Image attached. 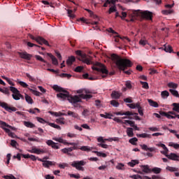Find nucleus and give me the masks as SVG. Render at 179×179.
I'll return each mask as SVG.
<instances>
[{
	"label": "nucleus",
	"instance_id": "nucleus-5",
	"mask_svg": "<svg viewBox=\"0 0 179 179\" xmlns=\"http://www.w3.org/2000/svg\"><path fill=\"white\" fill-rule=\"evenodd\" d=\"M76 54L80 57L81 59H79V60L84 62V64H87V65L92 64V57L91 56L86 55V53H83L80 50L76 51Z\"/></svg>",
	"mask_w": 179,
	"mask_h": 179
},
{
	"label": "nucleus",
	"instance_id": "nucleus-35",
	"mask_svg": "<svg viewBox=\"0 0 179 179\" xmlns=\"http://www.w3.org/2000/svg\"><path fill=\"white\" fill-rule=\"evenodd\" d=\"M25 100L28 104H33V99L31 96H29L27 94H25Z\"/></svg>",
	"mask_w": 179,
	"mask_h": 179
},
{
	"label": "nucleus",
	"instance_id": "nucleus-58",
	"mask_svg": "<svg viewBox=\"0 0 179 179\" xmlns=\"http://www.w3.org/2000/svg\"><path fill=\"white\" fill-rule=\"evenodd\" d=\"M114 12H117V8L115 6H111L109 8V11H108L109 15H111V13Z\"/></svg>",
	"mask_w": 179,
	"mask_h": 179
},
{
	"label": "nucleus",
	"instance_id": "nucleus-48",
	"mask_svg": "<svg viewBox=\"0 0 179 179\" xmlns=\"http://www.w3.org/2000/svg\"><path fill=\"white\" fill-rule=\"evenodd\" d=\"M129 143H131V145H136V142H138V138L136 137H134L132 138H130L129 140Z\"/></svg>",
	"mask_w": 179,
	"mask_h": 179
},
{
	"label": "nucleus",
	"instance_id": "nucleus-27",
	"mask_svg": "<svg viewBox=\"0 0 179 179\" xmlns=\"http://www.w3.org/2000/svg\"><path fill=\"white\" fill-rule=\"evenodd\" d=\"M136 136H137V138H148V139L152 138V135L146 134V133H143L141 134H137Z\"/></svg>",
	"mask_w": 179,
	"mask_h": 179
},
{
	"label": "nucleus",
	"instance_id": "nucleus-31",
	"mask_svg": "<svg viewBox=\"0 0 179 179\" xmlns=\"http://www.w3.org/2000/svg\"><path fill=\"white\" fill-rule=\"evenodd\" d=\"M27 111H28V113H29L30 114H37V113H40V109L34 108L27 110Z\"/></svg>",
	"mask_w": 179,
	"mask_h": 179
},
{
	"label": "nucleus",
	"instance_id": "nucleus-6",
	"mask_svg": "<svg viewBox=\"0 0 179 179\" xmlns=\"http://www.w3.org/2000/svg\"><path fill=\"white\" fill-rule=\"evenodd\" d=\"M97 66L99 67H93L92 69L94 71H96V72H101V73H104L105 75H102V78H107V76L108 75V70H107V68L106 66H104L101 63H96Z\"/></svg>",
	"mask_w": 179,
	"mask_h": 179
},
{
	"label": "nucleus",
	"instance_id": "nucleus-4",
	"mask_svg": "<svg viewBox=\"0 0 179 179\" xmlns=\"http://www.w3.org/2000/svg\"><path fill=\"white\" fill-rule=\"evenodd\" d=\"M134 16H141L143 19H146V20H152L153 17V14L152 12L145 10L142 11L141 10H133Z\"/></svg>",
	"mask_w": 179,
	"mask_h": 179
},
{
	"label": "nucleus",
	"instance_id": "nucleus-17",
	"mask_svg": "<svg viewBox=\"0 0 179 179\" xmlns=\"http://www.w3.org/2000/svg\"><path fill=\"white\" fill-rule=\"evenodd\" d=\"M22 157L24 159H31L33 162H36V160H38V157H36L35 155H31L30 154H27V155H22Z\"/></svg>",
	"mask_w": 179,
	"mask_h": 179
},
{
	"label": "nucleus",
	"instance_id": "nucleus-16",
	"mask_svg": "<svg viewBox=\"0 0 179 179\" xmlns=\"http://www.w3.org/2000/svg\"><path fill=\"white\" fill-rule=\"evenodd\" d=\"M157 146H158V148H162V149H164V151H161V153L162 155H167V153H169V148L166 147V145L163 143H159V144H157Z\"/></svg>",
	"mask_w": 179,
	"mask_h": 179
},
{
	"label": "nucleus",
	"instance_id": "nucleus-60",
	"mask_svg": "<svg viewBox=\"0 0 179 179\" xmlns=\"http://www.w3.org/2000/svg\"><path fill=\"white\" fill-rule=\"evenodd\" d=\"M133 124H130V127H131L132 128H134V129H135V131H141V129H139V127H138V126H136L135 124V122H132Z\"/></svg>",
	"mask_w": 179,
	"mask_h": 179
},
{
	"label": "nucleus",
	"instance_id": "nucleus-50",
	"mask_svg": "<svg viewBox=\"0 0 179 179\" xmlns=\"http://www.w3.org/2000/svg\"><path fill=\"white\" fill-rule=\"evenodd\" d=\"M161 96L163 99H164L165 97H169V96H170V93H169L168 91H163L161 93Z\"/></svg>",
	"mask_w": 179,
	"mask_h": 179
},
{
	"label": "nucleus",
	"instance_id": "nucleus-39",
	"mask_svg": "<svg viewBox=\"0 0 179 179\" xmlns=\"http://www.w3.org/2000/svg\"><path fill=\"white\" fill-rule=\"evenodd\" d=\"M167 86L171 89H177L178 87V84L175 83H168Z\"/></svg>",
	"mask_w": 179,
	"mask_h": 179
},
{
	"label": "nucleus",
	"instance_id": "nucleus-23",
	"mask_svg": "<svg viewBox=\"0 0 179 179\" xmlns=\"http://www.w3.org/2000/svg\"><path fill=\"white\" fill-rule=\"evenodd\" d=\"M165 156L168 157V159H170L171 160H177V159H178L179 157V156L175 153H171L169 155L166 154Z\"/></svg>",
	"mask_w": 179,
	"mask_h": 179
},
{
	"label": "nucleus",
	"instance_id": "nucleus-30",
	"mask_svg": "<svg viewBox=\"0 0 179 179\" xmlns=\"http://www.w3.org/2000/svg\"><path fill=\"white\" fill-rule=\"evenodd\" d=\"M67 115L72 117L73 118H78L79 117V115H78V113H76L75 112H72L71 110H69L67 112Z\"/></svg>",
	"mask_w": 179,
	"mask_h": 179
},
{
	"label": "nucleus",
	"instance_id": "nucleus-19",
	"mask_svg": "<svg viewBox=\"0 0 179 179\" xmlns=\"http://www.w3.org/2000/svg\"><path fill=\"white\" fill-rule=\"evenodd\" d=\"M141 168L142 169V171L145 173L146 174H149V173H152V169L149 168V165H141Z\"/></svg>",
	"mask_w": 179,
	"mask_h": 179
},
{
	"label": "nucleus",
	"instance_id": "nucleus-8",
	"mask_svg": "<svg viewBox=\"0 0 179 179\" xmlns=\"http://www.w3.org/2000/svg\"><path fill=\"white\" fill-rule=\"evenodd\" d=\"M29 37L30 38H31V40H35V41H36V43H38V44H40L41 45H43V44H44L48 47H51L47 40L41 36L34 37L33 35H30Z\"/></svg>",
	"mask_w": 179,
	"mask_h": 179
},
{
	"label": "nucleus",
	"instance_id": "nucleus-33",
	"mask_svg": "<svg viewBox=\"0 0 179 179\" xmlns=\"http://www.w3.org/2000/svg\"><path fill=\"white\" fill-rule=\"evenodd\" d=\"M111 97L112 99H120V97H121V94L118 92L114 91L111 94Z\"/></svg>",
	"mask_w": 179,
	"mask_h": 179
},
{
	"label": "nucleus",
	"instance_id": "nucleus-24",
	"mask_svg": "<svg viewBox=\"0 0 179 179\" xmlns=\"http://www.w3.org/2000/svg\"><path fill=\"white\" fill-rule=\"evenodd\" d=\"M127 135L129 136V138H132L134 137V129L132 127H127Z\"/></svg>",
	"mask_w": 179,
	"mask_h": 179
},
{
	"label": "nucleus",
	"instance_id": "nucleus-26",
	"mask_svg": "<svg viewBox=\"0 0 179 179\" xmlns=\"http://www.w3.org/2000/svg\"><path fill=\"white\" fill-rule=\"evenodd\" d=\"M130 178H134V179H152L149 176H141V175H133L130 176Z\"/></svg>",
	"mask_w": 179,
	"mask_h": 179
},
{
	"label": "nucleus",
	"instance_id": "nucleus-52",
	"mask_svg": "<svg viewBox=\"0 0 179 179\" xmlns=\"http://www.w3.org/2000/svg\"><path fill=\"white\" fill-rule=\"evenodd\" d=\"M172 106H173V111H176V113H177V110H179V103H173V104H172Z\"/></svg>",
	"mask_w": 179,
	"mask_h": 179
},
{
	"label": "nucleus",
	"instance_id": "nucleus-47",
	"mask_svg": "<svg viewBox=\"0 0 179 179\" xmlns=\"http://www.w3.org/2000/svg\"><path fill=\"white\" fill-rule=\"evenodd\" d=\"M164 51L166 52H173V48L171 45L164 46Z\"/></svg>",
	"mask_w": 179,
	"mask_h": 179
},
{
	"label": "nucleus",
	"instance_id": "nucleus-55",
	"mask_svg": "<svg viewBox=\"0 0 179 179\" xmlns=\"http://www.w3.org/2000/svg\"><path fill=\"white\" fill-rule=\"evenodd\" d=\"M83 78H84V79H88V80H94V78H93V77H89V73L83 74Z\"/></svg>",
	"mask_w": 179,
	"mask_h": 179
},
{
	"label": "nucleus",
	"instance_id": "nucleus-9",
	"mask_svg": "<svg viewBox=\"0 0 179 179\" xmlns=\"http://www.w3.org/2000/svg\"><path fill=\"white\" fill-rule=\"evenodd\" d=\"M19 85H20V86H22V87H25L27 88L28 90H29L31 92V93H32L33 94H34V96H41V93L37 90H34L30 87H29V85H27V83L23 82V81H19L18 82Z\"/></svg>",
	"mask_w": 179,
	"mask_h": 179
},
{
	"label": "nucleus",
	"instance_id": "nucleus-12",
	"mask_svg": "<svg viewBox=\"0 0 179 179\" xmlns=\"http://www.w3.org/2000/svg\"><path fill=\"white\" fill-rule=\"evenodd\" d=\"M120 39L122 40V41L127 40L128 41H131V40H129V38L128 37H121L118 34H115V36H114V41L115 43H119V44H121V43H120Z\"/></svg>",
	"mask_w": 179,
	"mask_h": 179
},
{
	"label": "nucleus",
	"instance_id": "nucleus-36",
	"mask_svg": "<svg viewBox=\"0 0 179 179\" xmlns=\"http://www.w3.org/2000/svg\"><path fill=\"white\" fill-rule=\"evenodd\" d=\"M12 97L14 100H20V97H23V95H22L20 92H18L17 94H13Z\"/></svg>",
	"mask_w": 179,
	"mask_h": 179
},
{
	"label": "nucleus",
	"instance_id": "nucleus-32",
	"mask_svg": "<svg viewBox=\"0 0 179 179\" xmlns=\"http://www.w3.org/2000/svg\"><path fill=\"white\" fill-rule=\"evenodd\" d=\"M24 127H27V128H34L36 127V124H33L31 122H24Z\"/></svg>",
	"mask_w": 179,
	"mask_h": 179
},
{
	"label": "nucleus",
	"instance_id": "nucleus-37",
	"mask_svg": "<svg viewBox=\"0 0 179 179\" xmlns=\"http://www.w3.org/2000/svg\"><path fill=\"white\" fill-rule=\"evenodd\" d=\"M57 124H60V125L65 124V118L64 117H59L56 120Z\"/></svg>",
	"mask_w": 179,
	"mask_h": 179
},
{
	"label": "nucleus",
	"instance_id": "nucleus-18",
	"mask_svg": "<svg viewBox=\"0 0 179 179\" xmlns=\"http://www.w3.org/2000/svg\"><path fill=\"white\" fill-rule=\"evenodd\" d=\"M29 153H35L36 155H41V153H45V151L43 150H40L38 148H34L31 150H29Z\"/></svg>",
	"mask_w": 179,
	"mask_h": 179
},
{
	"label": "nucleus",
	"instance_id": "nucleus-63",
	"mask_svg": "<svg viewBox=\"0 0 179 179\" xmlns=\"http://www.w3.org/2000/svg\"><path fill=\"white\" fill-rule=\"evenodd\" d=\"M146 44H148V41H146V40H143V39H141V40L139 41V45H143V46H145V45H146Z\"/></svg>",
	"mask_w": 179,
	"mask_h": 179
},
{
	"label": "nucleus",
	"instance_id": "nucleus-42",
	"mask_svg": "<svg viewBox=\"0 0 179 179\" xmlns=\"http://www.w3.org/2000/svg\"><path fill=\"white\" fill-rule=\"evenodd\" d=\"M151 171H152V173H155V174H160V173H162V169L155 167L152 169H151Z\"/></svg>",
	"mask_w": 179,
	"mask_h": 179
},
{
	"label": "nucleus",
	"instance_id": "nucleus-2",
	"mask_svg": "<svg viewBox=\"0 0 179 179\" xmlns=\"http://www.w3.org/2000/svg\"><path fill=\"white\" fill-rule=\"evenodd\" d=\"M52 140L55 141L56 142H59V143H63V145H66L67 146H73L62 149V153L68 155V156H72L71 152H73V150H78V149H79L78 148V143H69L66 141V140H64L62 138H53Z\"/></svg>",
	"mask_w": 179,
	"mask_h": 179
},
{
	"label": "nucleus",
	"instance_id": "nucleus-15",
	"mask_svg": "<svg viewBox=\"0 0 179 179\" xmlns=\"http://www.w3.org/2000/svg\"><path fill=\"white\" fill-rule=\"evenodd\" d=\"M141 148L143 149V150H145L146 152H148V150L149 152H156V148L155 147L149 148L146 145V144L141 145Z\"/></svg>",
	"mask_w": 179,
	"mask_h": 179
},
{
	"label": "nucleus",
	"instance_id": "nucleus-13",
	"mask_svg": "<svg viewBox=\"0 0 179 179\" xmlns=\"http://www.w3.org/2000/svg\"><path fill=\"white\" fill-rule=\"evenodd\" d=\"M19 55L20 58H22V59H27V61H30L32 57L31 55L27 53V52H19Z\"/></svg>",
	"mask_w": 179,
	"mask_h": 179
},
{
	"label": "nucleus",
	"instance_id": "nucleus-54",
	"mask_svg": "<svg viewBox=\"0 0 179 179\" xmlns=\"http://www.w3.org/2000/svg\"><path fill=\"white\" fill-rule=\"evenodd\" d=\"M140 83L142 85L143 89H149V84L148 83L140 81Z\"/></svg>",
	"mask_w": 179,
	"mask_h": 179
},
{
	"label": "nucleus",
	"instance_id": "nucleus-61",
	"mask_svg": "<svg viewBox=\"0 0 179 179\" xmlns=\"http://www.w3.org/2000/svg\"><path fill=\"white\" fill-rule=\"evenodd\" d=\"M162 13L164 15H171L173 13V10L169 9V10H165L162 11Z\"/></svg>",
	"mask_w": 179,
	"mask_h": 179
},
{
	"label": "nucleus",
	"instance_id": "nucleus-45",
	"mask_svg": "<svg viewBox=\"0 0 179 179\" xmlns=\"http://www.w3.org/2000/svg\"><path fill=\"white\" fill-rule=\"evenodd\" d=\"M35 58L38 61H41V62H43L44 64H48L47 62V61H45L44 59H43V57H41V56H40V55H35Z\"/></svg>",
	"mask_w": 179,
	"mask_h": 179
},
{
	"label": "nucleus",
	"instance_id": "nucleus-7",
	"mask_svg": "<svg viewBox=\"0 0 179 179\" xmlns=\"http://www.w3.org/2000/svg\"><path fill=\"white\" fill-rule=\"evenodd\" d=\"M86 165V162L81 160V161H73L71 166H72L74 169H76V170H78L79 171H85V168H83V166Z\"/></svg>",
	"mask_w": 179,
	"mask_h": 179
},
{
	"label": "nucleus",
	"instance_id": "nucleus-11",
	"mask_svg": "<svg viewBox=\"0 0 179 179\" xmlns=\"http://www.w3.org/2000/svg\"><path fill=\"white\" fill-rule=\"evenodd\" d=\"M69 101L72 104H76L77 103H80L82 101V99L80 95H75V96L70 95L69 98Z\"/></svg>",
	"mask_w": 179,
	"mask_h": 179
},
{
	"label": "nucleus",
	"instance_id": "nucleus-34",
	"mask_svg": "<svg viewBox=\"0 0 179 179\" xmlns=\"http://www.w3.org/2000/svg\"><path fill=\"white\" fill-rule=\"evenodd\" d=\"M80 97L81 99H84L85 100H90V99H92V97H93V96L92 94H80Z\"/></svg>",
	"mask_w": 179,
	"mask_h": 179
},
{
	"label": "nucleus",
	"instance_id": "nucleus-3",
	"mask_svg": "<svg viewBox=\"0 0 179 179\" xmlns=\"http://www.w3.org/2000/svg\"><path fill=\"white\" fill-rule=\"evenodd\" d=\"M52 88L55 92H59V94H57V99H61V100H66L67 99L68 101H69V97L71 96L69 92L57 85H53Z\"/></svg>",
	"mask_w": 179,
	"mask_h": 179
},
{
	"label": "nucleus",
	"instance_id": "nucleus-46",
	"mask_svg": "<svg viewBox=\"0 0 179 179\" xmlns=\"http://www.w3.org/2000/svg\"><path fill=\"white\" fill-rule=\"evenodd\" d=\"M10 92H12V93H13V94H16L17 93H20V92L19 90H17V89L15 87H10Z\"/></svg>",
	"mask_w": 179,
	"mask_h": 179
},
{
	"label": "nucleus",
	"instance_id": "nucleus-44",
	"mask_svg": "<svg viewBox=\"0 0 179 179\" xmlns=\"http://www.w3.org/2000/svg\"><path fill=\"white\" fill-rule=\"evenodd\" d=\"M169 92H170V93H171V94H173V96H175V97L179 98L178 91H177L176 90L171 89V90H169Z\"/></svg>",
	"mask_w": 179,
	"mask_h": 179
},
{
	"label": "nucleus",
	"instance_id": "nucleus-62",
	"mask_svg": "<svg viewBox=\"0 0 179 179\" xmlns=\"http://www.w3.org/2000/svg\"><path fill=\"white\" fill-rule=\"evenodd\" d=\"M26 76L29 79L30 82H36V78L31 76L28 73H26Z\"/></svg>",
	"mask_w": 179,
	"mask_h": 179
},
{
	"label": "nucleus",
	"instance_id": "nucleus-20",
	"mask_svg": "<svg viewBox=\"0 0 179 179\" xmlns=\"http://www.w3.org/2000/svg\"><path fill=\"white\" fill-rule=\"evenodd\" d=\"M0 127L3 129V128H10V129H13L15 131V127L6 124V122L0 120Z\"/></svg>",
	"mask_w": 179,
	"mask_h": 179
},
{
	"label": "nucleus",
	"instance_id": "nucleus-29",
	"mask_svg": "<svg viewBox=\"0 0 179 179\" xmlns=\"http://www.w3.org/2000/svg\"><path fill=\"white\" fill-rule=\"evenodd\" d=\"M136 164H139L138 159H132L130 162H128V166H130V167H135Z\"/></svg>",
	"mask_w": 179,
	"mask_h": 179
},
{
	"label": "nucleus",
	"instance_id": "nucleus-49",
	"mask_svg": "<svg viewBox=\"0 0 179 179\" xmlns=\"http://www.w3.org/2000/svg\"><path fill=\"white\" fill-rule=\"evenodd\" d=\"M166 170H168L169 171H171V173H173L174 171H178V168L167 166L166 167Z\"/></svg>",
	"mask_w": 179,
	"mask_h": 179
},
{
	"label": "nucleus",
	"instance_id": "nucleus-1",
	"mask_svg": "<svg viewBox=\"0 0 179 179\" xmlns=\"http://www.w3.org/2000/svg\"><path fill=\"white\" fill-rule=\"evenodd\" d=\"M110 58L115 62V65H117L120 71H122L126 75H131V70L125 71V69H128V68L132 66V62L131 60L122 59L118 55L114 53L110 55Z\"/></svg>",
	"mask_w": 179,
	"mask_h": 179
},
{
	"label": "nucleus",
	"instance_id": "nucleus-51",
	"mask_svg": "<svg viewBox=\"0 0 179 179\" xmlns=\"http://www.w3.org/2000/svg\"><path fill=\"white\" fill-rule=\"evenodd\" d=\"M60 78H67V79H71L72 78V75L68 73H61L59 75Z\"/></svg>",
	"mask_w": 179,
	"mask_h": 179
},
{
	"label": "nucleus",
	"instance_id": "nucleus-28",
	"mask_svg": "<svg viewBox=\"0 0 179 179\" xmlns=\"http://www.w3.org/2000/svg\"><path fill=\"white\" fill-rule=\"evenodd\" d=\"M148 101L150 106H151V107H155V108H157L159 107V103H157V102H156L152 99H148Z\"/></svg>",
	"mask_w": 179,
	"mask_h": 179
},
{
	"label": "nucleus",
	"instance_id": "nucleus-64",
	"mask_svg": "<svg viewBox=\"0 0 179 179\" xmlns=\"http://www.w3.org/2000/svg\"><path fill=\"white\" fill-rule=\"evenodd\" d=\"M0 92L4 94H9V89L8 88H5L4 90L1 88V91Z\"/></svg>",
	"mask_w": 179,
	"mask_h": 179
},
{
	"label": "nucleus",
	"instance_id": "nucleus-21",
	"mask_svg": "<svg viewBox=\"0 0 179 179\" xmlns=\"http://www.w3.org/2000/svg\"><path fill=\"white\" fill-rule=\"evenodd\" d=\"M115 115H134V114L138 115L137 113H132L131 111H127L124 113L122 112H116Z\"/></svg>",
	"mask_w": 179,
	"mask_h": 179
},
{
	"label": "nucleus",
	"instance_id": "nucleus-40",
	"mask_svg": "<svg viewBox=\"0 0 179 179\" xmlns=\"http://www.w3.org/2000/svg\"><path fill=\"white\" fill-rule=\"evenodd\" d=\"M48 124L52 128H55L56 129H59V131H61V127L56 124L55 123L48 122Z\"/></svg>",
	"mask_w": 179,
	"mask_h": 179
},
{
	"label": "nucleus",
	"instance_id": "nucleus-14",
	"mask_svg": "<svg viewBox=\"0 0 179 179\" xmlns=\"http://www.w3.org/2000/svg\"><path fill=\"white\" fill-rule=\"evenodd\" d=\"M38 161L42 162L43 167H45L46 169H48L50 166H52V162L51 161L44 160L41 158H38Z\"/></svg>",
	"mask_w": 179,
	"mask_h": 179
},
{
	"label": "nucleus",
	"instance_id": "nucleus-56",
	"mask_svg": "<svg viewBox=\"0 0 179 179\" xmlns=\"http://www.w3.org/2000/svg\"><path fill=\"white\" fill-rule=\"evenodd\" d=\"M110 104L111 106H113V107H118L120 106V103L115 100H112Z\"/></svg>",
	"mask_w": 179,
	"mask_h": 179
},
{
	"label": "nucleus",
	"instance_id": "nucleus-25",
	"mask_svg": "<svg viewBox=\"0 0 179 179\" xmlns=\"http://www.w3.org/2000/svg\"><path fill=\"white\" fill-rule=\"evenodd\" d=\"M48 57H50V58H51L52 64H53V65H58V59H57V58L55 57H54V55H52V54L48 53Z\"/></svg>",
	"mask_w": 179,
	"mask_h": 179
},
{
	"label": "nucleus",
	"instance_id": "nucleus-41",
	"mask_svg": "<svg viewBox=\"0 0 179 179\" xmlns=\"http://www.w3.org/2000/svg\"><path fill=\"white\" fill-rule=\"evenodd\" d=\"M80 150H82L83 152H90L92 149L89 146L83 145L80 148Z\"/></svg>",
	"mask_w": 179,
	"mask_h": 179
},
{
	"label": "nucleus",
	"instance_id": "nucleus-59",
	"mask_svg": "<svg viewBox=\"0 0 179 179\" xmlns=\"http://www.w3.org/2000/svg\"><path fill=\"white\" fill-rule=\"evenodd\" d=\"M22 155H24V154L18 153V154H17V155L13 156V159H17V160H19V162H20V160H22V156H23Z\"/></svg>",
	"mask_w": 179,
	"mask_h": 179
},
{
	"label": "nucleus",
	"instance_id": "nucleus-22",
	"mask_svg": "<svg viewBox=\"0 0 179 179\" xmlns=\"http://www.w3.org/2000/svg\"><path fill=\"white\" fill-rule=\"evenodd\" d=\"M75 61H76V58H75V56H71L66 60V64L69 66H71L73 64V62H75Z\"/></svg>",
	"mask_w": 179,
	"mask_h": 179
},
{
	"label": "nucleus",
	"instance_id": "nucleus-10",
	"mask_svg": "<svg viewBox=\"0 0 179 179\" xmlns=\"http://www.w3.org/2000/svg\"><path fill=\"white\" fill-rule=\"evenodd\" d=\"M0 107H2V108H4V110H6V111H8V113H12L13 111L15 112L17 110V108L13 106H9L8 103L2 101H0Z\"/></svg>",
	"mask_w": 179,
	"mask_h": 179
},
{
	"label": "nucleus",
	"instance_id": "nucleus-43",
	"mask_svg": "<svg viewBox=\"0 0 179 179\" xmlns=\"http://www.w3.org/2000/svg\"><path fill=\"white\" fill-rule=\"evenodd\" d=\"M117 170H125V165L122 163H118L116 166Z\"/></svg>",
	"mask_w": 179,
	"mask_h": 179
},
{
	"label": "nucleus",
	"instance_id": "nucleus-53",
	"mask_svg": "<svg viewBox=\"0 0 179 179\" xmlns=\"http://www.w3.org/2000/svg\"><path fill=\"white\" fill-rule=\"evenodd\" d=\"M67 13L69 17H71V19L75 18V14H73V11H72V10H68Z\"/></svg>",
	"mask_w": 179,
	"mask_h": 179
},
{
	"label": "nucleus",
	"instance_id": "nucleus-38",
	"mask_svg": "<svg viewBox=\"0 0 179 179\" xmlns=\"http://www.w3.org/2000/svg\"><path fill=\"white\" fill-rule=\"evenodd\" d=\"M100 117H101L102 118H106V119L111 120V117H113V115L110 114L108 113H105V115L100 114Z\"/></svg>",
	"mask_w": 179,
	"mask_h": 179
},
{
	"label": "nucleus",
	"instance_id": "nucleus-57",
	"mask_svg": "<svg viewBox=\"0 0 179 179\" xmlns=\"http://www.w3.org/2000/svg\"><path fill=\"white\" fill-rule=\"evenodd\" d=\"M94 153H96V155L99 157H107V155L106 153L98 152V151H95Z\"/></svg>",
	"mask_w": 179,
	"mask_h": 179
}]
</instances>
